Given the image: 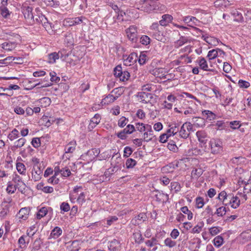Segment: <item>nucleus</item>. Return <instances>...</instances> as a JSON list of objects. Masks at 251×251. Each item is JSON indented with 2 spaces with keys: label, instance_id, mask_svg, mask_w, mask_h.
I'll use <instances>...</instances> for the list:
<instances>
[{
  "label": "nucleus",
  "instance_id": "56",
  "mask_svg": "<svg viewBox=\"0 0 251 251\" xmlns=\"http://www.w3.org/2000/svg\"><path fill=\"white\" fill-rule=\"evenodd\" d=\"M16 189V186L15 185H13L11 182H8L6 190L8 194L14 193Z\"/></svg>",
  "mask_w": 251,
  "mask_h": 251
},
{
  "label": "nucleus",
  "instance_id": "60",
  "mask_svg": "<svg viewBox=\"0 0 251 251\" xmlns=\"http://www.w3.org/2000/svg\"><path fill=\"white\" fill-rule=\"evenodd\" d=\"M133 237L136 242L140 243L143 241V238L140 232H136L133 233Z\"/></svg>",
  "mask_w": 251,
  "mask_h": 251
},
{
  "label": "nucleus",
  "instance_id": "46",
  "mask_svg": "<svg viewBox=\"0 0 251 251\" xmlns=\"http://www.w3.org/2000/svg\"><path fill=\"white\" fill-rule=\"evenodd\" d=\"M153 74L157 77L162 78L164 76V70L162 68H156L153 70Z\"/></svg>",
  "mask_w": 251,
  "mask_h": 251
},
{
  "label": "nucleus",
  "instance_id": "57",
  "mask_svg": "<svg viewBox=\"0 0 251 251\" xmlns=\"http://www.w3.org/2000/svg\"><path fill=\"white\" fill-rule=\"evenodd\" d=\"M163 19L159 21L160 25L162 26H166L170 23L173 18L172 17H162Z\"/></svg>",
  "mask_w": 251,
  "mask_h": 251
},
{
  "label": "nucleus",
  "instance_id": "2",
  "mask_svg": "<svg viewBox=\"0 0 251 251\" xmlns=\"http://www.w3.org/2000/svg\"><path fill=\"white\" fill-rule=\"evenodd\" d=\"M165 233L159 235L157 234L154 237L145 242V245L149 248L148 251H156L158 249L157 245H159V239H162Z\"/></svg>",
  "mask_w": 251,
  "mask_h": 251
},
{
  "label": "nucleus",
  "instance_id": "10",
  "mask_svg": "<svg viewBox=\"0 0 251 251\" xmlns=\"http://www.w3.org/2000/svg\"><path fill=\"white\" fill-rule=\"evenodd\" d=\"M54 172L55 175L60 174L63 177H68L71 174L70 169L68 167H64L63 164H59L58 166L55 167Z\"/></svg>",
  "mask_w": 251,
  "mask_h": 251
},
{
  "label": "nucleus",
  "instance_id": "25",
  "mask_svg": "<svg viewBox=\"0 0 251 251\" xmlns=\"http://www.w3.org/2000/svg\"><path fill=\"white\" fill-rule=\"evenodd\" d=\"M231 194H227L225 191H223L219 194L218 199L222 202L223 205L227 206L229 200L228 198L230 196Z\"/></svg>",
  "mask_w": 251,
  "mask_h": 251
},
{
  "label": "nucleus",
  "instance_id": "18",
  "mask_svg": "<svg viewBox=\"0 0 251 251\" xmlns=\"http://www.w3.org/2000/svg\"><path fill=\"white\" fill-rule=\"evenodd\" d=\"M196 136L200 143L201 147L204 146L207 141L206 133L203 131H198L196 132Z\"/></svg>",
  "mask_w": 251,
  "mask_h": 251
},
{
  "label": "nucleus",
  "instance_id": "38",
  "mask_svg": "<svg viewBox=\"0 0 251 251\" xmlns=\"http://www.w3.org/2000/svg\"><path fill=\"white\" fill-rule=\"evenodd\" d=\"M150 125L145 124L142 123H136L135 124V127L137 130L140 133H144L147 129V126H150Z\"/></svg>",
  "mask_w": 251,
  "mask_h": 251
},
{
  "label": "nucleus",
  "instance_id": "61",
  "mask_svg": "<svg viewBox=\"0 0 251 251\" xmlns=\"http://www.w3.org/2000/svg\"><path fill=\"white\" fill-rule=\"evenodd\" d=\"M26 142V140L25 138H21L18 139L14 143L15 146L17 148H21L24 146L25 143Z\"/></svg>",
  "mask_w": 251,
  "mask_h": 251
},
{
  "label": "nucleus",
  "instance_id": "13",
  "mask_svg": "<svg viewBox=\"0 0 251 251\" xmlns=\"http://www.w3.org/2000/svg\"><path fill=\"white\" fill-rule=\"evenodd\" d=\"M225 55V52L219 49H213L211 50H209L208 52L207 57L208 58L209 60H212L215 59L217 57H220L221 58H224Z\"/></svg>",
  "mask_w": 251,
  "mask_h": 251
},
{
  "label": "nucleus",
  "instance_id": "7",
  "mask_svg": "<svg viewBox=\"0 0 251 251\" xmlns=\"http://www.w3.org/2000/svg\"><path fill=\"white\" fill-rule=\"evenodd\" d=\"M211 152L213 154H218L223 150L222 142L220 140L213 139L210 142Z\"/></svg>",
  "mask_w": 251,
  "mask_h": 251
},
{
  "label": "nucleus",
  "instance_id": "14",
  "mask_svg": "<svg viewBox=\"0 0 251 251\" xmlns=\"http://www.w3.org/2000/svg\"><path fill=\"white\" fill-rule=\"evenodd\" d=\"M237 240L241 244H245L251 241V229H248L243 231L237 237Z\"/></svg>",
  "mask_w": 251,
  "mask_h": 251
},
{
  "label": "nucleus",
  "instance_id": "3",
  "mask_svg": "<svg viewBox=\"0 0 251 251\" xmlns=\"http://www.w3.org/2000/svg\"><path fill=\"white\" fill-rule=\"evenodd\" d=\"M114 74L116 77L119 78L120 81H127L130 77L129 73L126 71H123L122 67L120 65L115 68Z\"/></svg>",
  "mask_w": 251,
  "mask_h": 251
},
{
  "label": "nucleus",
  "instance_id": "30",
  "mask_svg": "<svg viewBox=\"0 0 251 251\" xmlns=\"http://www.w3.org/2000/svg\"><path fill=\"white\" fill-rule=\"evenodd\" d=\"M79 190H82L81 186H76L75 187L73 190L70 194V201L72 202H75L76 201V199L77 198L78 192Z\"/></svg>",
  "mask_w": 251,
  "mask_h": 251
},
{
  "label": "nucleus",
  "instance_id": "16",
  "mask_svg": "<svg viewBox=\"0 0 251 251\" xmlns=\"http://www.w3.org/2000/svg\"><path fill=\"white\" fill-rule=\"evenodd\" d=\"M43 168L40 167H33L31 172V180L35 181L39 180L42 177Z\"/></svg>",
  "mask_w": 251,
  "mask_h": 251
},
{
  "label": "nucleus",
  "instance_id": "34",
  "mask_svg": "<svg viewBox=\"0 0 251 251\" xmlns=\"http://www.w3.org/2000/svg\"><path fill=\"white\" fill-rule=\"evenodd\" d=\"M155 197L157 201L163 203L166 202L169 199V196L162 192H158L156 194Z\"/></svg>",
  "mask_w": 251,
  "mask_h": 251
},
{
  "label": "nucleus",
  "instance_id": "4",
  "mask_svg": "<svg viewBox=\"0 0 251 251\" xmlns=\"http://www.w3.org/2000/svg\"><path fill=\"white\" fill-rule=\"evenodd\" d=\"M192 129L193 125L190 122H185L179 130V136L183 139L187 138Z\"/></svg>",
  "mask_w": 251,
  "mask_h": 251
},
{
  "label": "nucleus",
  "instance_id": "29",
  "mask_svg": "<svg viewBox=\"0 0 251 251\" xmlns=\"http://www.w3.org/2000/svg\"><path fill=\"white\" fill-rule=\"evenodd\" d=\"M29 212V208L26 207L22 208L20 210L18 216L19 219L25 220L28 217Z\"/></svg>",
  "mask_w": 251,
  "mask_h": 251
},
{
  "label": "nucleus",
  "instance_id": "64",
  "mask_svg": "<svg viewBox=\"0 0 251 251\" xmlns=\"http://www.w3.org/2000/svg\"><path fill=\"white\" fill-rule=\"evenodd\" d=\"M128 120L125 117H121L118 121V125L120 127H124L127 123Z\"/></svg>",
  "mask_w": 251,
  "mask_h": 251
},
{
  "label": "nucleus",
  "instance_id": "6",
  "mask_svg": "<svg viewBox=\"0 0 251 251\" xmlns=\"http://www.w3.org/2000/svg\"><path fill=\"white\" fill-rule=\"evenodd\" d=\"M22 11L24 16H30L31 15L33 16L35 15V16H40L42 13H40V10L39 8H36L34 12H32V8L29 5V4L25 1L22 6L21 7Z\"/></svg>",
  "mask_w": 251,
  "mask_h": 251
},
{
  "label": "nucleus",
  "instance_id": "27",
  "mask_svg": "<svg viewBox=\"0 0 251 251\" xmlns=\"http://www.w3.org/2000/svg\"><path fill=\"white\" fill-rule=\"evenodd\" d=\"M36 188L38 190H41L45 193H51L53 192V188L52 187L48 186H44V184L42 182L38 183L36 185Z\"/></svg>",
  "mask_w": 251,
  "mask_h": 251
},
{
  "label": "nucleus",
  "instance_id": "54",
  "mask_svg": "<svg viewBox=\"0 0 251 251\" xmlns=\"http://www.w3.org/2000/svg\"><path fill=\"white\" fill-rule=\"evenodd\" d=\"M181 64H187L192 62V58L188 56V54H185L179 56Z\"/></svg>",
  "mask_w": 251,
  "mask_h": 251
},
{
  "label": "nucleus",
  "instance_id": "11",
  "mask_svg": "<svg viewBox=\"0 0 251 251\" xmlns=\"http://www.w3.org/2000/svg\"><path fill=\"white\" fill-rule=\"evenodd\" d=\"M135 130V126L132 125H128L122 131L117 133L118 138L124 140L126 138V134L132 133Z\"/></svg>",
  "mask_w": 251,
  "mask_h": 251
},
{
  "label": "nucleus",
  "instance_id": "9",
  "mask_svg": "<svg viewBox=\"0 0 251 251\" xmlns=\"http://www.w3.org/2000/svg\"><path fill=\"white\" fill-rule=\"evenodd\" d=\"M202 214L204 217L207 218L206 223L208 224H211L216 221L214 217V213L213 209L209 205L205 207Z\"/></svg>",
  "mask_w": 251,
  "mask_h": 251
},
{
  "label": "nucleus",
  "instance_id": "40",
  "mask_svg": "<svg viewBox=\"0 0 251 251\" xmlns=\"http://www.w3.org/2000/svg\"><path fill=\"white\" fill-rule=\"evenodd\" d=\"M16 169L17 171L21 175H25L26 172V168L25 165L21 162L16 163Z\"/></svg>",
  "mask_w": 251,
  "mask_h": 251
},
{
  "label": "nucleus",
  "instance_id": "39",
  "mask_svg": "<svg viewBox=\"0 0 251 251\" xmlns=\"http://www.w3.org/2000/svg\"><path fill=\"white\" fill-rule=\"evenodd\" d=\"M213 243L215 247L219 248L224 244L223 238L221 236H217L214 238Z\"/></svg>",
  "mask_w": 251,
  "mask_h": 251
},
{
  "label": "nucleus",
  "instance_id": "33",
  "mask_svg": "<svg viewBox=\"0 0 251 251\" xmlns=\"http://www.w3.org/2000/svg\"><path fill=\"white\" fill-rule=\"evenodd\" d=\"M120 247L119 242L116 239H114L108 243V248L110 251H115L118 250Z\"/></svg>",
  "mask_w": 251,
  "mask_h": 251
},
{
  "label": "nucleus",
  "instance_id": "21",
  "mask_svg": "<svg viewBox=\"0 0 251 251\" xmlns=\"http://www.w3.org/2000/svg\"><path fill=\"white\" fill-rule=\"evenodd\" d=\"M202 38L206 43L212 46H217L219 43V41L216 38L209 36L207 34H203Z\"/></svg>",
  "mask_w": 251,
  "mask_h": 251
},
{
  "label": "nucleus",
  "instance_id": "62",
  "mask_svg": "<svg viewBox=\"0 0 251 251\" xmlns=\"http://www.w3.org/2000/svg\"><path fill=\"white\" fill-rule=\"evenodd\" d=\"M155 86L151 84H146L142 87V90L144 91H151L155 88Z\"/></svg>",
  "mask_w": 251,
  "mask_h": 251
},
{
  "label": "nucleus",
  "instance_id": "45",
  "mask_svg": "<svg viewBox=\"0 0 251 251\" xmlns=\"http://www.w3.org/2000/svg\"><path fill=\"white\" fill-rule=\"evenodd\" d=\"M59 54L56 52H53L49 55L48 62L50 64L54 63L57 59H59Z\"/></svg>",
  "mask_w": 251,
  "mask_h": 251
},
{
  "label": "nucleus",
  "instance_id": "55",
  "mask_svg": "<svg viewBox=\"0 0 251 251\" xmlns=\"http://www.w3.org/2000/svg\"><path fill=\"white\" fill-rule=\"evenodd\" d=\"M167 147L170 151L175 152H176L178 150V148L176 144V142L173 140L170 141L168 143Z\"/></svg>",
  "mask_w": 251,
  "mask_h": 251
},
{
  "label": "nucleus",
  "instance_id": "19",
  "mask_svg": "<svg viewBox=\"0 0 251 251\" xmlns=\"http://www.w3.org/2000/svg\"><path fill=\"white\" fill-rule=\"evenodd\" d=\"M138 60V56L136 53H130L126 58L124 59V64L126 66H131Z\"/></svg>",
  "mask_w": 251,
  "mask_h": 251
},
{
  "label": "nucleus",
  "instance_id": "24",
  "mask_svg": "<svg viewBox=\"0 0 251 251\" xmlns=\"http://www.w3.org/2000/svg\"><path fill=\"white\" fill-rule=\"evenodd\" d=\"M17 45L15 42H5L1 45V48L6 51H10L14 50Z\"/></svg>",
  "mask_w": 251,
  "mask_h": 251
},
{
  "label": "nucleus",
  "instance_id": "42",
  "mask_svg": "<svg viewBox=\"0 0 251 251\" xmlns=\"http://www.w3.org/2000/svg\"><path fill=\"white\" fill-rule=\"evenodd\" d=\"M42 120L45 122L46 126H50L55 121V118L52 117H48L46 116H44L42 117Z\"/></svg>",
  "mask_w": 251,
  "mask_h": 251
},
{
  "label": "nucleus",
  "instance_id": "51",
  "mask_svg": "<svg viewBox=\"0 0 251 251\" xmlns=\"http://www.w3.org/2000/svg\"><path fill=\"white\" fill-rule=\"evenodd\" d=\"M181 211L183 213L187 215V218L189 220H191L192 219L193 216V213L191 211H190L188 209L187 206H184L181 207Z\"/></svg>",
  "mask_w": 251,
  "mask_h": 251
},
{
  "label": "nucleus",
  "instance_id": "58",
  "mask_svg": "<svg viewBox=\"0 0 251 251\" xmlns=\"http://www.w3.org/2000/svg\"><path fill=\"white\" fill-rule=\"evenodd\" d=\"M136 164V161L132 158H128L126 160V165L127 169L133 168Z\"/></svg>",
  "mask_w": 251,
  "mask_h": 251
},
{
  "label": "nucleus",
  "instance_id": "23",
  "mask_svg": "<svg viewBox=\"0 0 251 251\" xmlns=\"http://www.w3.org/2000/svg\"><path fill=\"white\" fill-rule=\"evenodd\" d=\"M82 22V20L79 17L68 18L65 20L64 24L68 26H73Z\"/></svg>",
  "mask_w": 251,
  "mask_h": 251
},
{
  "label": "nucleus",
  "instance_id": "36",
  "mask_svg": "<svg viewBox=\"0 0 251 251\" xmlns=\"http://www.w3.org/2000/svg\"><path fill=\"white\" fill-rule=\"evenodd\" d=\"M62 233V230L60 227L56 226L54 229L51 231L50 236L51 238L54 239H56L58 238L60 235H61Z\"/></svg>",
  "mask_w": 251,
  "mask_h": 251
},
{
  "label": "nucleus",
  "instance_id": "50",
  "mask_svg": "<svg viewBox=\"0 0 251 251\" xmlns=\"http://www.w3.org/2000/svg\"><path fill=\"white\" fill-rule=\"evenodd\" d=\"M204 226V223L201 222L199 223L196 226H195L192 230L193 233H199L201 230Z\"/></svg>",
  "mask_w": 251,
  "mask_h": 251
},
{
  "label": "nucleus",
  "instance_id": "52",
  "mask_svg": "<svg viewBox=\"0 0 251 251\" xmlns=\"http://www.w3.org/2000/svg\"><path fill=\"white\" fill-rule=\"evenodd\" d=\"M19 131L18 130L14 128L12 131L8 135V138L10 140L13 141L18 137Z\"/></svg>",
  "mask_w": 251,
  "mask_h": 251
},
{
  "label": "nucleus",
  "instance_id": "15",
  "mask_svg": "<svg viewBox=\"0 0 251 251\" xmlns=\"http://www.w3.org/2000/svg\"><path fill=\"white\" fill-rule=\"evenodd\" d=\"M127 38L132 41H135L137 37V30L136 27L134 25L130 26L126 30Z\"/></svg>",
  "mask_w": 251,
  "mask_h": 251
},
{
  "label": "nucleus",
  "instance_id": "63",
  "mask_svg": "<svg viewBox=\"0 0 251 251\" xmlns=\"http://www.w3.org/2000/svg\"><path fill=\"white\" fill-rule=\"evenodd\" d=\"M204 204L203 199L201 197H198L196 199V205L198 208H202Z\"/></svg>",
  "mask_w": 251,
  "mask_h": 251
},
{
  "label": "nucleus",
  "instance_id": "20",
  "mask_svg": "<svg viewBox=\"0 0 251 251\" xmlns=\"http://www.w3.org/2000/svg\"><path fill=\"white\" fill-rule=\"evenodd\" d=\"M138 97L140 102L147 103L150 102L151 99L152 98V96L150 93L142 92L138 93Z\"/></svg>",
  "mask_w": 251,
  "mask_h": 251
},
{
  "label": "nucleus",
  "instance_id": "49",
  "mask_svg": "<svg viewBox=\"0 0 251 251\" xmlns=\"http://www.w3.org/2000/svg\"><path fill=\"white\" fill-rule=\"evenodd\" d=\"M48 213L47 208L45 207H42L40 208L37 214V218L38 219H40L42 218L45 217Z\"/></svg>",
  "mask_w": 251,
  "mask_h": 251
},
{
  "label": "nucleus",
  "instance_id": "41",
  "mask_svg": "<svg viewBox=\"0 0 251 251\" xmlns=\"http://www.w3.org/2000/svg\"><path fill=\"white\" fill-rule=\"evenodd\" d=\"M226 212V208L225 206H221L217 208L214 213V216L216 215L217 217H223Z\"/></svg>",
  "mask_w": 251,
  "mask_h": 251
},
{
  "label": "nucleus",
  "instance_id": "59",
  "mask_svg": "<svg viewBox=\"0 0 251 251\" xmlns=\"http://www.w3.org/2000/svg\"><path fill=\"white\" fill-rule=\"evenodd\" d=\"M65 42L67 44L68 46H70L73 45L74 39L71 34H68L66 35Z\"/></svg>",
  "mask_w": 251,
  "mask_h": 251
},
{
  "label": "nucleus",
  "instance_id": "1",
  "mask_svg": "<svg viewBox=\"0 0 251 251\" xmlns=\"http://www.w3.org/2000/svg\"><path fill=\"white\" fill-rule=\"evenodd\" d=\"M158 0H140L139 6L137 7L144 12H149L155 8Z\"/></svg>",
  "mask_w": 251,
  "mask_h": 251
},
{
  "label": "nucleus",
  "instance_id": "28",
  "mask_svg": "<svg viewBox=\"0 0 251 251\" xmlns=\"http://www.w3.org/2000/svg\"><path fill=\"white\" fill-rule=\"evenodd\" d=\"M197 62L199 64L200 68L201 69L205 71H210V69L208 68L207 62L204 58L201 57L198 58V59L197 60Z\"/></svg>",
  "mask_w": 251,
  "mask_h": 251
},
{
  "label": "nucleus",
  "instance_id": "22",
  "mask_svg": "<svg viewBox=\"0 0 251 251\" xmlns=\"http://www.w3.org/2000/svg\"><path fill=\"white\" fill-rule=\"evenodd\" d=\"M76 146V141L72 140L68 143L64 149L65 154L73 153L75 150Z\"/></svg>",
  "mask_w": 251,
  "mask_h": 251
},
{
  "label": "nucleus",
  "instance_id": "31",
  "mask_svg": "<svg viewBox=\"0 0 251 251\" xmlns=\"http://www.w3.org/2000/svg\"><path fill=\"white\" fill-rule=\"evenodd\" d=\"M147 219L146 215L142 213L139 214L138 216H136L134 219L132 220V222L134 225H139Z\"/></svg>",
  "mask_w": 251,
  "mask_h": 251
},
{
  "label": "nucleus",
  "instance_id": "48",
  "mask_svg": "<svg viewBox=\"0 0 251 251\" xmlns=\"http://www.w3.org/2000/svg\"><path fill=\"white\" fill-rule=\"evenodd\" d=\"M190 42V40L186 37H181L176 43L177 47H180L185 44Z\"/></svg>",
  "mask_w": 251,
  "mask_h": 251
},
{
  "label": "nucleus",
  "instance_id": "35",
  "mask_svg": "<svg viewBox=\"0 0 251 251\" xmlns=\"http://www.w3.org/2000/svg\"><path fill=\"white\" fill-rule=\"evenodd\" d=\"M192 122L194 125L197 127H202L205 125L204 119L200 117L193 118Z\"/></svg>",
  "mask_w": 251,
  "mask_h": 251
},
{
  "label": "nucleus",
  "instance_id": "17",
  "mask_svg": "<svg viewBox=\"0 0 251 251\" xmlns=\"http://www.w3.org/2000/svg\"><path fill=\"white\" fill-rule=\"evenodd\" d=\"M228 199L229 200L227 206H230L233 209H236L239 206L240 204V200H238V198L236 195L234 196L233 194H231L230 196L228 198Z\"/></svg>",
  "mask_w": 251,
  "mask_h": 251
},
{
  "label": "nucleus",
  "instance_id": "53",
  "mask_svg": "<svg viewBox=\"0 0 251 251\" xmlns=\"http://www.w3.org/2000/svg\"><path fill=\"white\" fill-rule=\"evenodd\" d=\"M236 196L238 198V200H240V202L243 203L245 201H247L248 197L247 195L246 194V192H238L236 195Z\"/></svg>",
  "mask_w": 251,
  "mask_h": 251
},
{
  "label": "nucleus",
  "instance_id": "37",
  "mask_svg": "<svg viewBox=\"0 0 251 251\" xmlns=\"http://www.w3.org/2000/svg\"><path fill=\"white\" fill-rule=\"evenodd\" d=\"M172 238L168 237L164 241V245L169 248H172L176 246V241L173 240Z\"/></svg>",
  "mask_w": 251,
  "mask_h": 251
},
{
  "label": "nucleus",
  "instance_id": "47",
  "mask_svg": "<svg viewBox=\"0 0 251 251\" xmlns=\"http://www.w3.org/2000/svg\"><path fill=\"white\" fill-rule=\"evenodd\" d=\"M41 106L46 107L50 105L51 100L48 97H44L39 100Z\"/></svg>",
  "mask_w": 251,
  "mask_h": 251
},
{
  "label": "nucleus",
  "instance_id": "5",
  "mask_svg": "<svg viewBox=\"0 0 251 251\" xmlns=\"http://www.w3.org/2000/svg\"><path fill=\"white\" fill-rule=\"evenodd\" d=\"M12 180L15 184V186H16V188L22 193L25 194L26 190V186L22 180L21 177L18 175H15Z\"/></svg>",
  "mask_w": 251,
  "mask_h": 251
},
{
  "label": "nucleus",
  "instance_id": "12",
  "mask_svg": "<svg viewBox=\"0 0 251 251\" xmlns=\"http://www.w3.org/2000/svg\"><path fill=\"white\" fill-rule=\"evenodd\" d=\"M142 137L144 141L146 142H149L156 138L151 125L147 126V130L143 133Z\"/></svg>",
  "mask_w": 251,
  "mask_h": 251
},
{
  "label": "nucleus",
  "instance_id": "26",
  "mask_svg": "<svg viewBox=\"0 0 251 251\" xmlns=\"http://www.w3.org/2000/svg\"><path fill=\"white\" fill-rule=\"evenodd\" d=\"M118 98V96H114L112 94H110L103 99L100 103L102 105H108L113 102Z\"/></svg>",
  "mask_w": 251,
  "mask_h": 251
},
{
  "label": "nucleus",
  "instance_id": "43",
  "mask_svg": "<svg viewBox=\"0 0 251 251\" xmlns=\"http://www.w3.org/2000/svg\"><path fill=\"white\" fill-rule=\"evenodd\" d=\"M203 173V170L201 168L194 169L191 173V176L192 177L197 178L200 177Z\"/></svg>",
  "mask_w": 251,
  "mask_h": 251
},
{
  "label": "nucleus",
  "instance_id": "8",
  "mask_svg": "<svg viewBox=\"0 0 251 251\" xmlns=\"http://www.w3.org/2000/svg\"><path fill=\"white\" fill-rule=\"evenodd\" d=\"M100 153V151L97 149H92L89 150L86 153L83 155L82 157L84 160L89 163L96 159Z\"/></svg>",
  "mask_w": 251,
  "mask_h": 251
},
{
  "label": "nucleus",
  "instance_id": "32",
  "mask_svg": "<svg viewBox=\"0 0 251 251\" xmlns=\"http://www.w3.org/2000/svg\"><path fill=\"white\" fill-rule=\"evenodd\" d=\"M100 121V116L99 114H96L91 120L89 128H93L98 125Z\"/></svg>",
  "mask_w": 251,
  "mask_h": 251
},
{
  "label": "nucleus",
  "instance_id": "44",
  "mask_svg": "<svg viewBox=\"0 0 251 251\" xmlns=\"http://www.w3.org/2000/svg\"><path fill=\"white\" fill-rule=\"evenodd\" d=\"M202 113L203 115H206V118L210 121L214 120L216 118L215 114L211 111L204 110L202 111Z\"/></svg>",
  "mask_w": 251,
  "mask_h": 251
}]
</instances>
